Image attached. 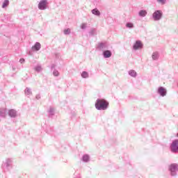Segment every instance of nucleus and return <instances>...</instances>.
<instances>
[{
	"instance_id": "obj_5",
	"label": "nucleus",
	"mask_w": 178,
	"mask_h": 178,
	"mask_svg": "<svg viewBox=\"0 0 178 178\" xmlns=\"http://www.w3.org/2000/svg\"><path fill=\"white\" fill-rule=\"evenodd\" d=\"M141 48H143V42L140 40L136 41L134 44V49H141Z\"/></svg>"
},
{
	"instance_id": "obj_20",
	"label": "nucleus",
	"mask_w": 178,
	"mask_h": 178,
	"mask_svg": "<svg viewBox=\"0 0 178 178\" xmlns=\"http://www.w3.org/2000/svg\"><path fill=\"white\" fill-rule=\"evenodd\" d=\"M53 74H54V76H59V72H58V71H54V72H53Z\"/></svg>"
},
{
	"instance_id": "obj_9",
	"label": "nucleus",
	"mask_w": 178,
	"mask_h": 178,
	"mask_svg": "<svg viewBox=\"0 0 178 178\" xmlns=\"http://www.w3.org/2000/svg\"><path fill=\"white\" fill-rule=\"evenodd\" d=\"M104 58H111V56H112V53L109 50L105 51L104 52Z\"/></svg>"
},
{
	"instance_id": "obj_13",
	"label": "nucleus",
	"mask_w": 178,
	"mask_h": 178,
	"mask_svg": "<svg viewBox=\"0 0 178 178\" xmlns=\"http://www.w3.org/2000/svg\"><path fill=\"white\" fill-rule=\"evenodd\" d=\"M152 58V59H154V60H155L158 58H159V55L158 54V53H153Z\"/></svg>"
},
{
	"instance_id": "obj_2",
	"label": "nucleus",
	"mask_w": 178,
	"mask_h": 178,
	"mask_svg": "<svg viewBox=\"0 0 178 178\" xmlns=\"http://www.w3.org/2000/svg\"><path fill=\"white\" fill-rule=\"evenodd\" d=\"M171 151L172 152H178V140H175L172 143Z\"/></svg>"
},
{
	"instance_id": "obj_19",
	"label": "nucleus",
	"mask_w": 178,
	"mask_h": 178,
	"mask_svg": "<svg viewBox=\"0 0 178 178\" xmlns=\"http://www.w3.org/2000/svg\"><path fill=\"white\" fill-rule=\"evenodd\" d=\"M127 27H129V29H131V27H133V24H131V23L127 24Z\"/></svg>"
},
{
	"instance_id": "obj_24",
	"label": "nucleus",
	"mask_w": 178,
	"mask_h": 178,
	"mask_svg": "<svg viewBox=\"0 0 178 178\" xmlns=\"http://www.w3.org/2000/svg\"><path fill=\"white\" fill-rule=\"evenodd\" d=\"M19 62H21V63H23V62H24V58H21V59L19 60Z\"/></svg>"
},
{
	"instance_id": "obj_23",
	"label": "nucleus",
	"mask_w": 178,
	"mask_h": 178,
	"mask_svg": "<svg viewBox=\"0 0 178 178\" xmlns=\"http://www.w3.org/2000/svg\"><path fill=\"white\" fill-rule=\"evenodd\" d=\"M86 25L85 24H83L81 25V29H86Z\"/></svg>"
},
{
	"instance_id": "obj_7",
	"label": "nucleus",
	"mask_w": 178,
	"mask_h": 178,
	"mask_svg": "<svg viewBox=\"0 0 178 178\" xmlns=\"http://www.w3.org/2000/svg\"><path fill=\"white\" fill-rule=\"evenodd\" d=\"M159 93L161 94L162 97H165V95H166V89L163 87H160L159 88Z\"/></svg>"
},
{
	"instance_id": "obj_6",
	"label": "nucleus",
	"mask_w": 178,
	"mask_h": 178,
	"mask_svg": "<svg viewBox=\"0 0 178 178\" xmlns=\"http://www.w3.org/2000/svg\"><path fill=\"white\" fill-rule=\"evenodd\" d=\"M170 170L172 175H175L173 173H175V172H177L178 165L177 164H171L170 165Z\"/></svg>"
},
{
	"instance_id": "obj_3",
	"label": "nucleus",
	"mask_w": 178,
	"mask_h": 178,
	"mask_svg": "<svg viewBox=\"0 0 178 178\" xmlns=\"http://www.w3.org/2000/svg\"><path fill=\"white\" fill-rule=\"evenodd\" d=\"M162 17V11L156 10L153 13V18L154 20H159Z\"/></svg>"
},
{
	"instance_id": "obj_14",
	"label": "nucleus",
	"mask_w": 178,
	"mask_h": 178,
	"mask_svg": "<svg viewBox=\"0 0 178 178\" xmlns=\"http://www.w3.org/2000/svg\"><path fill=\"white\" fill-rule=\"evenodd\" d=\"M9 5V0H5L3 3L2 8H6Z\"/></svg>"
},
{
	"instance_id": "obj_18",
	"label": "nucleus",
	"mask_w": 178,
	"mask_h": 178,
	"mask_svg": "<svg viewBox=\"0 0 178 178\" xmlns=\"http://www.w3.org/2000/svg\"><path fill=\"white\" fill-rule=\"evenodd\" d=\"M70 33V30L69 29H65L64 31V34H69Z\"/></svg>"
},
{
	"instance_id": "obj_21",
	"label": "nucleus",
	"mask_w": 178,
	"mask_h": 178,
	"mask_svg": "<svg viewBox=\"0 0 178 178\" xmlns=\"http://www.w3.org/2000/svg\"><path fill=\"white\" fill-rule=\"evenodd\" d=\"M160 3H165V0H157Z\"/></svg>"
},
{
	"instance_id": "obj_17",
	"label": "nucleus",
	"mask_w": 178,
	"mask_h": 178,
	"mask_svg": "<svg viewBox=\"0 0 178 178\" xmlns=\"http://www.w3.org/2000/svg\"><path fill=\"white\" fill-rule=\"evenodd\" d=\"M88 159H90V157H88V155L83 156V161H84V162H88Z\"/></svg>"
},
{
	"instance_id": "obj_1",
	"label": "nucleus",
	"mask_w": 178,
	"mask_h": 178,
	"mask_svg": "<svg viewBox=\"0 0 178 178\" xmlns=\"http://www.w3.org/2000/svg\"><path fill=\"white\" fill-rule=\"evenodd\" d=\"M109 104L105 99H97L95 104V108L99 111H105Z\"/></svg>"
},
{
	"instance_id": "obj_16",
	"label": "nucleus",
	"mask_w": 178,
	"mask_h": 178,
	"mask_svg": "<svg viewBox=\"0 0 178 178\" xmlns=\"http://www.w3.org/2000/svg\"><path fill=\"white\" fill-rule=\"evenodd\" d=\"M81 76L83 79H87V77H88V73H87L86 72H83L81 74Z\"/></svg>"
},
{
	"instance_id": "obj_15",
	"label": "nucleus",
	"mask_w": 178,
	"mask_h": 178,
	"mask_svg": "<svg viewBox=\"0 0 178 178\" xmlns=\"http://www.w3.org/2000/svg\"><path fill=\"white\" fill-rule=\"evenodd\" d=\"M129 74H130V76H131L132 77H136V76H137V73L135 72L134 70H131V71H129Z\"/></svg>"
},
{
	"instance_id": "obj_11",
	"label": "nucleus",
	"mask_w": 178,
	"mask_h": 178,
	"mask_svg": "<svg viewBox=\"0 0 178 178\" xmlns=\"http://www.w3.org/2000/svg\"><path fill=\"white\" fill-rule=\"evenodd\" d=\"M92 13L93 15H96V16H99V15H101V13L99 12V10H98V9H93L92 10Z\"/></svg>"
},
{
	"instance_id": "obj_12",
	"label": "nucleus",
	"mask_w": 178,
	"mask_h": 178,
	"mask_svg": "<svg viewBox=\"0 0 178 178\" xmlns=\"http://www.w3.org/2000/svg\"><path fill=\"white\" fill-rule=\"evenodd\" d=\"M147 15V11L142 10L139 12V15L142 16V17H144Z\"/></svg>"
},
{
	"instance_id": "obj_10",
	"label": "nucleus",
	"mask_w": 178,
	"mask_h": 178,
	"mask_svg": "<svg viewBox=\"0 0 178 178\" xmlns=\"http://www.w3.org/2000/svg\"><path fill=\"white\" fill-rule=\"evenodd\" d=\"M9 115L11 118H15V116H16V111L15 110H10L9 111Z\"/></svg>"
},
{
	"instance_id": "obj_8",
	"label": "nucleus",
	"mask_w": 178,
	"mask_h": 178,
	"mask_svg": "<svg viewBox=\"0 0 178 178\" xmlns=\"http://www.w3.org/2000/svg\"><path fill=\"white\" fill-rule=\"evenodd\" d=\"M41 49V44L40 42H36L33 47H32V49H35V51H40Z\"/></svg>"
},
{
	"instance_id": "obj_4",
	"label": "nucleus",
	"mask_w": 178,
	"mask_h": 178,
	"mask_svg": "<svg viewBox=\"0 0 178 178\" xmlns=\"http://www.w3.org/2000/svg\"><path fill=\"white\" fill-rule=\"evenodd\" d=\"M38 8L41 10H44V9H47V0H42L38 4Z\"/></svg>"
},
{
	"instance_id": "obj_22",
	"label": "nucleus",
	"mask_w": 178,
	"mask_h": 178,
	"mask_svg": "<svg viewBox=\"0 0 178 178\" xmlns=\"http://www.w3.org/2000/svg\"><path fill=\"white\" fill-rule=\"evenodd\" d=\"M35 70H37L38 72H40V70H41V67H36Z\"/></svg>"
}]
</instances>
